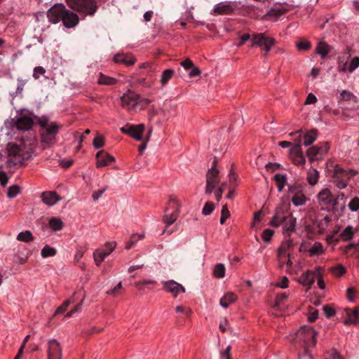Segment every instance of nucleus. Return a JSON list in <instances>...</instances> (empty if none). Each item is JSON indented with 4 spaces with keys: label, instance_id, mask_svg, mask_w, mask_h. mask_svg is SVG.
Returning a JSON list of instances; mask_svg holds the SVG:
<instances>
[{
    "label": "nucleus",
    "instance_id": "1",
    "mask_svg": "<svg viewBox=\"0 0 359 359\" xmlns=\"http://www.w3.org/2000/svg\"><path fill=\"white\" fill-rule=\"evenodd\" d=\"M48 21L53 24L62 22L65 27H75L79 22V17L76 11L69 10L62 4H55L47 11Z\"/></svg>",
    "mask_w": 359,
    "mask_h": 359
},
{
    "label": "nucleus",
    "instance_id": "2",
    "mask_svg": "<svg viewBox=\"0 0 359 359\" xmlns=\"http://www.w3.org/2000/svg\"><path fill=\"white\" fill-rule=\"evenodd\" d=\"M316 332L309 326L302 327L294 334L290 335V341L303 346L306 353H309V349L314 347L316 344Z\"/></svg>",
    "mask_w": 359,
    "mask_h": 359
},
{
    "label": "nucleus",
    "instance_id": "3",
    "mask_svg": "<svg viewBox=\"0 0 359 359\" xmlns=\"http://www.w3.org/2000/svg\"><path fill=\"white\" fill-rule=\"evenodd\" d=\"M41 127L40 135L41 143L45 147H50L55 142V137L61 128V126L56 122L50 121L46 117H41L39 120Z\"/></svg>",
    "mask_w": 359,
    "mask_h": 359
},
{
    "label": "nucleus",
    "instance_id": "4",
    "mask_svg": "<svg viewBox=\"0 0 359 359\" xmlns=\"http://www.w3.org/2000/svg\"><path fill=\"white\" fill-rule=\"evenodd\" d=\"M72 10L83 16H93L98 9L97 0H65Z\"/></svg>",
    "mask_w": 359,
    "mask_h": 359
},
{
    "label": "nucleus",
    "instance_id": "5",
    "mask_svg": "<svg viewBox=\"0 0 359 359\" xmlns=\"http://www.w3.org/2000/svg\"><path fill=\"white\" fill-rule=\"evenodd\" d=\"M181 207L182 205L178 199L175 197L170 198L168 207L165 209V215L163 218L167 227L177 220Z\"/></svg>",
    "mask_w": 359,
    "mask_h": 359
},
{
    "label": "nucleus",
    "instance_id": "6",
    "mask_svg": "<svg viewBox=\"0 0 359 359\" xmlns=\"http://www.w3.org/2000/svg\"><path fill=\"white\" fill-rule=\"evenodd\" d=\"M302 130H299L290 134V136L297 135L295 140V144L290 149V158L296 165H303L305 163V158L302 151Z\"/></svg>",
    "mask_w": 359,
    "mask_h": 359
},
{
    "label": "nucleus",
    "instance_id": "7",
    "mask_svg": "<svg viewBox=\"0 0 359 359\" xmlns=\"http://www.w3.org/2000/svg\"><path fill=\"white\" fill-rule=\"evenodd\" d=\"M275 44V39L267 36L265 33H256L252 35L251 47L258 46L268 53Z\"/></svg>",
    "mask_w": 359,
    "mask_h": 359
},
{
    "label": "nucleus",
    "instance_id": "8",
    "mask_svg": "<svg viewBox=\"0 0 359 359\" xmlns=\"http://www.w3.org/2000/svg\"><path fill=\"white\" fill-rule=\"evenodd\" d=\"M220 175L219 170L213 165L209 169L206 174V186H205V194H210L220 185Z\"/></svg>",
    "mask_w": 359,
    "mask_h": 359
},
{
    "label": "nucleus",
    "instance_id": "9",
    "mask_svg": "<svg viewBox=\"0 0 359 359\" xmlns=\"http://www.w3.org/2000/svg\"><path fill=\"white\" fill-rule=\"evenodd\" d=\"M140 95L128 91L121 97V106L128 111L135 110L139 105Z\"/></svg>",
    "mask_w": 359,
    "mask_h": 359
},
{
    "label": "nucleus",
    "instance_id": "10",
    "mask_svg": "<svg viewBox=\"0 0 359 359\" xmlns=\"http://www.w3.org/2000/svg\"><path fill=\"white\" fill-rule=\"evenodd\" d=\"M318 202L323 209H328L336 204V201L329 189H324L318 194Z\"/></svg>",
    "mask_w": 359,
    "mask_h": 359
},
{
    "label": "nucleus",
    "instance_id": "11",
    "mask_svg": "<svg viewBox=\"0 0 359 359\" xmlns=\"http://www.w3.org/2000/svg\"><path fill=\"white\" fill-rule=\"evenodd\" d=\"M62 348L56 339H50L47 342V359H62Z\"/></svg>",
    "mask_w": 359,
    "mask_h": 359
},
{
    "label": "nucleus",
    "instance_id": "12",
    "mask_svg": "<svg viewBox=\"0 0 359 359\" xmlns=\"http://www.w3.org/2000/svg\"><path fill=\"white\" fill-rule=\"evenodd\" d=\"M236 4L233 1H222L217 4L212 11V14L213 15H229L233 13L236 10Z\"/></svg>",
    "mask_w": 359,
    "mask_h": 359
},
{
    "label": "nucleus",
    "instance_id": "13",
    "mask_svg": "<svg viewBox=\"0 0 359 359\" xmlns=\"http://www.w3.org/2000/svg\"><path fill=\"white\" fill-rule=\"evenodd\" d=\"M144 130V125L142 123L138 125L126 126L121 128V131L122 133L129 135L130 137L138 141L142 140Z\"/></svg>",
    "mask_w": 359,
    "mask_h": 359
},
{
    "label": "nucleus",
    "instance_id": "14",
    "mask_svg": "<svg viewBox=\"0 0 359 359\" xmlns=\"http://www.w3.org/2000/svg\"><path fill=\"white\" fill-rule=\"evenodd\" d=\"M163 290L170 293L174 297H177L180 293L185 292V288L183 285L178 283L177 282L170 280L167 281H163L162 283Z\"/></svg>",
    "mask_w": 359,
    "mask_h": 359
},
{
    "label": "nucleus",
    "instance_id": "15",
    "mask_svg": "<svg viewBox=\"0 0 359 359\" xmlns=\"http://www.w3.org/2000/svg\"><path fill=\"white\" fill-rule=\"evenodd\" d=\"M291 215V213L285 212L281 207H278L276 208L275 214L269 222V225L273 227L283 226L287 219V217H290Z\"/></svg>",
    "mask_w": 359,
    "mask_h": 359
},
{
    "label": "nucleus",
    "instance_id": "16",
    "mask_svg": "<svg viewBox=\"0 0 359 359\" xmlns=\"http://www.w3.org/2000/svg\"><path fill=\"white\" fill-rule=\"evenodd\" d=\"M86 297V292L84 290L79 289L74 292V294L71 297L72 300L76 299V302H79L74 309H72L69 312H68L66 315V317H72L75 313L80 312L81 309V306Z\"/></svg>",
    "mask_w": 359,
    "mask_h": 359
},
{
    "label": "nucleus",
    "instance_id": "17",
    "mask_svg": "<svg viewBox=\"0 0 359 359\" xmlns=\"http://www.w3.org/2000/svg\"><path fill=\"white\" fill-rule=\"evenodd\" d=\"M106 250H96L93 253V258L97 266H100L104 259L109 256L114 249V245L112 243L107 244Z\"/></svg>",
    "mask_w": 359,
    "mask_h": 359
},
{
    "label": "nucleus",
    "instance_id": "18",
    "mask_svg": "<svg viewBox=\"0 0 359 359\" xmlns=\"http://www.w3.org/2000/svg\"><path fill=\"white\" fill-rule=\"evenodd\" d=\"M318 275L316 271L307 270L306 272L303 273L297 279V282L304 286H307L308 289L311 287V286L315 282V279Z\"/></svg>",
    "mask_w": 359,
    "mask_h": 359
},
{
    "label": "nucleus",
    "instance_id": "19",
    "mask_svg": "<svg viewBox=\"0 0 359 359\" xmlns=\"http://www.w3.org/2000/svg\"><path fill=\"white\" fill-rule=\"evenodd\" d=\"M8 154L10 157L14 159V163H20L23 158V151L22 149L15 143H9L7 146Z\"/></svg>",
    "mask_w": 359,
    "mask_h": 359
},
{
    "label": "nucleus",
    "instance_id": "20",
    "mask_svg": "<svg viewBox=\"0 0 359 359\" xmlns=\"http://www.w3.org/2000/svg\"><path fill=\"white\" fill-rule=\"evenodd\" d=\"M97 168H102L109 165L115 158L103 150L99 151L95 155Z\"/></svg>",
    "mask_w": 359,
    "mask_h": 359
},
{
    "label": "nucleus",
    "instance_id": "21",
    "mask_svg": "<svg viewBox=\"0 0 359 359\" xmlns=\"http://www.w3.org/2000/svg\"><path fill=\"white\" fill-rule=\"evenodd\" d=\"M289 190L290 193L293 194L291 201L294 205L300 206L306 203L308 199L301 189L290 187Z\"/></svg>",
    "mask_w": 359,
    "mask_h": 359
},
{
    "label": "nucleus",
    "instance_id": "22",
    "mask_svg": "<svg viewBox=\"0 0 359 359\" xmlns=\"http://www.w3.org/2000/svg\"><path fill=\"white\" fill-rule=\"evenodd\" d=\"M33 119L26 115H21L19 116L15 123V126L18 130H29L33 126Z\"/></svg>",
    "mask_w": 359,
    "mask_h": 359
},
{
    "label": "nucleus",
    "instance_id": "23",
    "mask_svg": "<svg viewBox=\"0 0 359 359\" xmlns=\"http://www.w3.org/2000/svg\"><path fill=\"white\" fill-rule=\"evenodd\" d=\"M114 61L116 63H121L126 66H133L137 60L132 53H121L114 55Z\"/></svg>",
    "mask_w": 359,
    "mask_h": 359
},
{
    "label": "nucleus",
    "instance_id": "24",
    "mask_svg": "<svg viewBox=\"0 0 359 359\" xmlns=\"http://www.w3.org/2000/svg\"><path fill=\"white\" fill-rule=\"evenodd\" d=\"M41 198L43 202L49 206L55 205L61 199L55 191H45L42 194Z\"/></svg>",
    "mask_w": 359,
    "mask_h": 359
},
{
    "label": "nucleus",
    "instance_id": "25",
    "mask_svg": "<svg viewBox=\"0 0 359 359\" xmlns=\"http://www.w3.org/2000/svg\"><path fill=\"white\" fill-rule=\"evenodd\" d=\"M296 222L297 219L292 216V215H291L290 217H287V219L283 225V233L290 237V234L295 230Z\"/></svg>",
    "mask_w": 359,
    "mask_h": 359
},
{
    "label": "nucleus",
    "instance_id": "26",
    "mask_svg": "<svg viewBox=\"0 0 359 359\" xmlns=\"http://www.w3.org/2000/svg\"><path fill=\"white\" fill-rule=\"evenodd\" d=\"M346 315L348 318L344 321L346 325L353 323L359 324V309L355 308L354 309H347Z\"/></svg>",
    "mask_w": 359,
    "mask_h": 359
},
{
    "label": "nucleus",
    "instance_id": "27",
    "mask_svg": "<svg viewBox=\"0 0 359 359\" xmlns=\"http://www.w3.org/2000/svg\"><path fill=\"white\" fill-rule=\"evenodd\" d=\"M292 246V242L290 240H287L283 242L278 250V258L289 257L288 250Z\"/></svg>",
    "mask_w": 359,
    "mask_h": 359
},
{
    "label": "nucleus",
    "instance_id": "28",
    "mask_svg": "<svg viewBox=\"0 0 359 359\" xmlns=\"http://www.w3.org/2000/svg\"><path fill=\"white\" fill-rule=\"evenodd\" d=\"M177 104L173 102L172 100H165L161 107L162 113L164 115L166 114H172L175 112L177 110Z\"/></svg>",
    "mask_w": 359,
    "mask_h": 359
},
{
    "label": "nucleus",
    "instance_id": "29",
    "mask_svg": "<svg viewBox=\"0 0 359 359\" xmlns=\"http://www.w3.org/2000/svg\"><path fill=\"white\" fill-rule=\"evenodd\" d=\"M117 81L116 79L104 75L101 72L98 74L97 83L100 85L112 86L115 85Z\"/></svg>",
    "mask_w": 359,
    "mask_h": 359
},
{
    "label": "nucleus",
    "instance_id": "30",
    "mask_svg": "<svg viewBox=\"0 0 359 359\" xmlns=\"http://www.w3.org/2000/svg\"><path fill=\"white\" fill-rule=\"evenodd\" d=\"M318 131L316 129H312L307 131L304 135V146H309L317 139Z\"/></svg>",
    "mask_w": 359,
    "mask_h": 359
},
{
    "label": "nucleus",
    "instance_id": "31",
    "mask_svg": "<svg viewBox=\"0 0 359 359\" xmlns=\"http://www.w3.org/2000/svg\"><path fill=\"white\" fill-rule=\"evenodd\" d=\"M286 10L282 8H276L271 9L266 14V17L270 20L276 21L285 13Z\"/></svg>",
    "mask_w": 359,
    "mask_h": 359
},
{
    "label": "nucleus",
    "instance_id": "32",
    "mask_svg": "<svg viewBox=\"0 0 359 359\" xmlns=\"http://www.w3.org/2000/svg\"><path fill=\"white\" fill-rule=\"evenodd\" d=\"M237 299L236 295L233 292H228L220 299V305L223 308H227L229 305L236 302Z\"/></svg>",
    "mask_w": 359,
    "mask_h": 359
},
{
    "label": "nucleus",
    "instance_id": "33",
    "mask_svg": "<svg viewBox=\"0 0 359 359\" xmlns=\"http://www.w3.org/2000/svg\"><path fill=\"white\" fill-rule=\"evenodd\" d=\"M330 50V47L325 42H319L316 46V52L325 58Z\"/></svg>",
    "mask_w": 359,
    "mask_h": 359
},
{
    "label": "nucleus",
    "instance_id": "34",
    "mask_svg": "<svg viewBox=\"0 0 359 359\" xmlns=\"http://www.w3.org/2000/svg\"><path fill=\"white\" fill-rule=\"evenodd\" d=\"M319 178V172L316 169L310 170L307 173V181L309 184L313 186L317 184Z\"/></svg>",
    "mask_w": 359,
    "mask_h": 359
},
{
    "label": "nucleus",
    "instance_id": "35",
    "mask_svg": "<svg viewBox=\"0 0 359 359\" xmlns=\"http://www.w3.org/2000/svg\"><path fill=\"white\" fill-rule=\"evenodd\" d=\"M17 240L21 242L29 243L34 240L32 232L29 230L22 231L17 236Z\"/></svg>",
    "mask_w": 359,
    "mask_h": 359
},
{
    "label": "nucleus",
    "instance_id": "36",
    "mask_svg": "<svg viewBox=\"0 0 359 359\" xmlns=\"http://www.w3.org/2000/svg\"><path fill=\"white\" fill-rule=\"evenodd\" d=\"M57 253L55 248L50 247V245H45L41 252L43 258H47L49 257H54Z\"/></svg>",
    "mask_w": 359,
    "mask_h": 359
},
{
    "label": "nucleus",
    "instance_id": "37",
    "mask_svg": "<svg viewBox=\"0 0 359 359\" xmlns=\"http://www.w3.org/2000/svg\"><path fill=\"white\" fill-rule=\"evenodd\" d=\"M49 226L55 231H60L63 227V222L60 218L53 217L49 221Z\"/></svg>",
    "mask_w": 359,
    "mask_h": 359
},
{
    "label": "nucleus",
    "instance_id": "38",
    "mask_svg": "<svg viewBox=\"0 0 359 359\" xmlns=\"http://www.w3.org/2000/svg\"><path fill=\"white\" fill-rule=\"evenodd\" d=\"M348 56L346 55L339 57L338 61V66L337 69L339 72H348Z\"/></svg>",
    "mask_w": 359,
    "mask_h": 359
},
{
    "label": "nucleus",
    "instance_id": "39",
    "mask_svg": "<svg viewBox=\"0 0 359 359\" xmlns=\"http://www.w3.org/2000/svg\"><path fill=\"white\" fill-rule=\"evenodd\" d=\"M306 154L310 159V161H313L314 160L318 159V156H320V151L318 146H313L310 147L307 151Z\"/></svg>",
    "mask_w": 359,
    "mask_h": 359
},
{
    "label": "nucleus",
    "instance_id": "40",
    "mask_svg": "<svg viewBox=\"0 0 359 359\" xmlns=\"http://www.w3.org/2000/svg\"><path fill=\"white\" fill-rule=\"evenodd\" d=\"M174 70L172 69H165L161 76V83L163 86H165L168 83V82L171 79L172 76L174 75Z\"/></svg>",
    "mask_w": 359,
    "mask_h": 359
},
{
    "label": "nucleus",
    "instance_id": "41",
    "mask_svg": "<svg viewBox=\"0 0 359 359\" xmlns=\"http://www.w3.org/2000/svg\"><path fill=\"white\" fill-rule=\"evenodd\" d=\"M214 276L217 278H222L225 276V267L223 264H217L213 271Z\"/></svg>",
    "mask_w": 359,
    "mask_h": 359
},
{
    "label": "nucleus",
    "instance_id": "42",
    "mask_svg": "<svg viewBox=\"0 0 359 359\" xmlns=\"http://www.w3.org/2000/svg\"><path fill=\"white\" fill-rule=\"evenodd\" d=\"M274 179L277 184L278 190L282 191L286 183V177L283 175L276 174L274 176Z\"/></svg>",
    "mask_w": 359,
    "mask_h": 359
},
{
    "label": "nucleus",
    "instance_id": "43",
    "mask_svg": "<svg viewBox=\"0 0 359 359\" xmlns=\"http://www.w3.org/2000/svg\"><path fill=\"white\" fill-rule=\"evenodd\" d=\"M323 252V245L319 242H316L310 248L309 253L311 256L320 255Z\"/></svg>",
    "mask_w": 359,
    "mask_h": 359
},
{
    "label": "nucleus",
    "instance_id": "44",
    "mask_svg": "<svg viewBox=\"0 0 359 359\" xmlns=\"http://www.w3.org/2000/svg\"><path fill=\"white\" fill-rule=\"evenodd\" d=\"M353 234L354 231L353 227L351 226H348L344 229L340 236L343 240L348 241L352 238Z\"/></svg>",
    "mask_w": 359,
    "mask_h": 359
},
{
    "label": "nucleus",
    "instance_id": "45",
    "mask_svg": "<svg viewBox=\"0 0 359 359\" xmlns=\"http://www.w3.org/2000/svg\"><path fill=\"white\" fill-rule=\"evenodd\" d=\"M143 235L133 234L130 236L129 241L126 243V248L130 249L138 241L143 238Z\"/></svg>",
    "mask_w": 359,
    "mask_h": 359
},
{
    "label": "nucleus",
    "instance_id": "46",
    "mask_svg": "<svg viewBox=\"0 0 359 359\" xmlns=\"http://www.w3.org/2000/svg\"><path fill=\"white\" fill-rule=\"evenodd\" d=\"M340 99L344 101L353 100L354 102H356L357 97L350 91L342 90L340 94Z\"/></svg>",
    "mask_w": 359,
    "mask_h": 359
},
{
    "label": "nucleus",
    "instance_id": "47",
    "mask_svg": "<svg viewBox=\"0 0 359 359\" xmlns=\"http://www.w3.org/2000/svg\"><path fill=\"white\" fill-rule=\"evenodd\" d=\"M334 172L337 176H348V175H355V172L354 170H350L348 171L344 170L339 166H336L334 169Z\"/></svg>",
    "mask_w": 359,
    "mask_h": 359
},
{
    "label": "nucleus",
    "instance_id": "48",
    "mask_svg": "<svg viewBox=\"0 0 359 359\" xmlns=\"http://www.w3.org/2000/svg\"><path fill=\"white\" fill-rule=\"evenodd\" d=\"M76 299L72 300L71 298L66 300L60 307L57 309L54 315L64 313L71 303H75Z\"/></svg>",
    "mask_w": 359,
    "mask_h": 359
},
{
    "label": "nucleus",
    "instance_id": "49",
    "mask_svg": "<svg viewBox=\"0 0 359 359\" xmlns=\"http://www.w3.org/2000/svg\"><path fill=\"white\" fill-rule=\"evenodd\" d=\"M330 271L335 276H341L346 273V269L341 264L332 267Z\"/></svg>",
    "mask_w": 359,
    "mask_h": 359
},
{
    "label": "nucleus",
    "instance_id": "50",
    "mask_svg": "<svg viewBox=\"0 0 359 359\" xmlns=\"http://www.w3.org/2000/svg\"><path fill=\"white\" fill-rule=\"evenodd\" d=\"M226 187V182H222L220 184V185L217 187V189H215V198L217 201H219L222 197L223 192L224 191Z\"/></svg>",
    "mask_w": 359,
    "mask_h": 359
},
{
    "label": "nucleus",
    "instance_id": "51",
    "mask_svg": "<svg viewBox=\"0 0 359 359\" xmlns=\"http://www.w3.org/2000/svg\"><path fill=\"white\" fill-rule=\"evenodd\" d=\"M359 67V57H354L350 62H348V72H353Z\"/></svg>",
    "mask_w": 359,
    "mask_h": 359
},
{
    "label": "nucleus",
    "instance_id": "52",
    "mask_svg": "<svg viewBox=\"0 0 359 359\" xmlns=\"http://www.w3.org/2000/svg\"><path fill=\"white\" fill-rule=\"evenodd\" d=\"M296 46L299 50H307L311 48V45L309 41L304 39L297 43Z\"/></svg>",
    "mask_w": 359,
    "mask_h": 359
},
{
    "label": "nucleus",
    "instance_id": "53",
    "mask_svg": "<svg viewBox=\"0 0 359 359\" xmlns=\"http://www.w3.org/2000/svg\"><path fill=\"white\" fill-rule=\"evenodd\" d=\"M215 210V205L212 202H207L204 205V207L202 210V213L204 215H210L212 211Z\"/></svg>",
    "mask_w": 359,
    "mask_h": 359
},
{
    "label": "nucleus",
    "instance_id": "54",
    "mask_svg": "<svg viewBox=\"0 0 359 359\" xmlns=\"http://www.w3.org/2000/svg\"><path fill=\"white\" fill-rule=\"evenodd\" d=\"M230 217V212L228 210L227 205H224L222 207V211H221V217H220V224H224L226 219Z\"/></svg>",
    "mask_w": 359,
    "mask_h": 359
},
{
    "label": "nucleus",
    "instance_id": "55",
    "mask_svg": "<svg viewBox=\"0 0 359 359\" xmlns=\"http://www.w3.org/2000/svg\"><path fill=\"white\" fill-rule=\"evenodd\" d=\"M20 193V187L17 185H13L9 187L8 190V197L9 198H15Z\"/></svg>",
    "mask_w": 359,
    "mask_h": 359
},
{
    "label": "nucleus",
    "instance_id": "56",
    "mask_svg": "<svg viewBox=\"0 0 359 359\" xmlns=\"http://www.w3.org/2000/svg\"><path fill=\"white\" fill-rule=\"evenodd\" d=\"M93 146L96 149L102 148L104 145V139L102 135H97L93 142Z\"/></svg>",
    "mask_w": 359,
    "mask_h": 359
},
{
    "label": "nucleus",
    "instance_id": "57",
    "mask_svg": "<svg viewBox=\"0 0 359 359\" xmlns=\"http://www.w3.org/2000/svg\"><path fill=\"white\" fill-rule=\"evenodd\" d=\"M273 233L274 231L273 230L269 229H265L262 234V238L264 242L269 243L271 241Z\"/></svg>",
    "mask_w": 359,
    "mask_h": 359
},
{
    "label": "nucleus",
    "instance_id": "58",
    "mask_svg": "<svg viewBox=\"0 0 359 359\" xmlns=\"http://www.w3.org/2000/svg\"><path fill=\"white\" fill-rule=\"evenodd\" d=\"M231 346L229 345L224 350L220 351L219 355L222 359H231Z\"/></svg>",
    "mask_w": 359,
    "mask_h": 359
},
{
    "label": "nucleus",
    "instance_id": "59",
    "mask_svg": "<svg viewBox=\"0 0 359 359\" xmlns=\"http://www.w3.org/2000/svg\"><path fill=\"white\" fill-rule=\"evenodd\" d=\"M85 252H86L85 248H83V247L79 248L76 250V253L74 255V262L78 263L81 259V258L83 257Z\"/></svg>",
    "mask_w": 359,
    "mask_h": 359
},
{
    "label": "nucleus",
    "instance_id": "60",
    "mask_svg": "<svg viewBox=\"0 0 359 359\" xmlns=\"http://www.w3.org/2000/svg\"><path fill=\"white\" fill-rule=\"evenodd\" d=\"M175 311L177 313H182L187 316H190L192 313V311L189 308L184 307L183 306H177L175 308Z\"/></svg>",
    "mask_w": 359,
    "mask_h": 359
},
{
    "label": "nucleus",
    "instance_id": "61",
    "mask_svg": "<svg viewBox=\"0 0 359 359\" xmlns=\"http://www.w3.org/2000/svg\"><path fill=\"white\" fill-rule=\"evenodd\" d=\"M348 208L351 211H357L359 209V198H353L348 204Z\"/></svg>",
    "mask_w": 359,
    "mask_h": 359
},
{
    "label": "nucleus",
    "instance_id": "62",
    "mask_svg": "<svg viewBox=\"0 0 359 359\" xmlns=\"http://www.w3.org/2000/svg\"><path fill=\"white\" fill-rule=\"evenodd\" d=\"M46 73V69L41 66L36 67L34 69L33 76L35 79L39 78V75H43Z\"/></svg>",
    "mask_w": 359,
    "mask_h": 359
},
{
    "label": "nucleus",
    "instance_id": "63",
    "mask_svg": "<svg viewBox=\"0 0 359 359\" xmlns=\"http://www.w3.org/2000/svg\"><path fill=\"white\" fill-rule=\"evenodd\" d=\"M317 146L320 151V156L325 154L330 149V144L328 142L320 143Z\"/></svg>",
    "mask_w": 359,
    "mask_h": 359
},
{
    "label": "nucleus",
    "instance_id": "64",
    "mask_svg": "<svg viewBox=\"0 0 359 359\" xmlns=\"http://www.w3.org/2000/svg\"><path fill=\"white\" fill-rule=\"evenodd\" d=\"M237 179H238V175L234 172L233 169H231L229 174V180L232 187H235L237 185L236 184Z\"/></svg>",
    "mask_w": 359,
    "mask_h": 359
}]
</instances>
